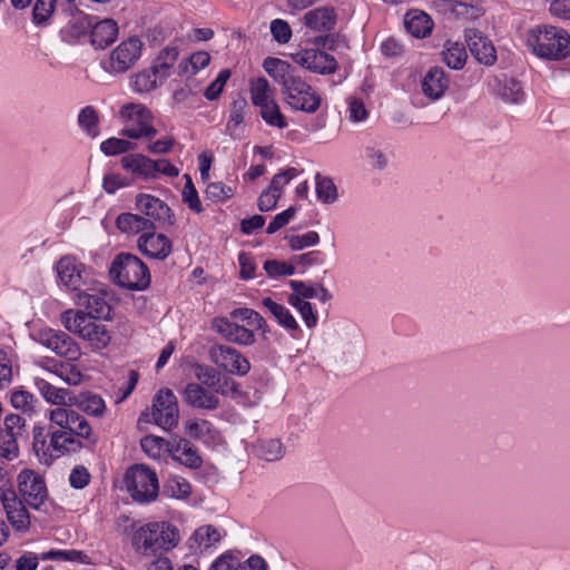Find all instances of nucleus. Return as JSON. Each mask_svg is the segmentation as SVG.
I'll use <instances>...</instances> for the list:
<instances>
[{"instance_id":"obj_1","label":"nucleus","mask_w":570,"mask_h":570,"mask_svg":"<svg viewBox=\"0 0 570 570\" xmlns=\"http://www.w3.org/2000/svg\"><path fill=\"white\" fill-rule=\"evenodd\" d=\"M264 70L282 86L285 101L295 110L314 114L322 104L321 95L298 76L291 63L279 58L267 57Z\"/></svg>"},{"instance_id":"obj_2","label":"nucleus","mask_w":570,"mask_h":570,"mask_svg":"<svg viewBox=\"0 0 570 570\" xmlns=\"http://www.w3.org/2000/svg\"><path fill=\"white\" fill-rule=\"evenodd\" d=\"M32 439V448L39 462L48 466L56 459L76 453L85 446L81 442L82 436L65 430L46 431L45 428L36 426Z\"/></svg>"},{"instance_id":"obj_3","label":"nucleus","mask_w":570,"mask_h":570,"mask_svg":"<svg viewBox=\"0 0 570 570\" xmlns=\"http://www.w3.org/2000/svg\"><path fill=\"white\" fill-rule=\"evenodd\" d=\"M527 46L539 58L562 60L570 56V35L561 28L537 26L527 32Z\"/></svg>"},{"instance_id":"obj_4","label":"nucleus","mask_w":570,"mask_h":570,"mask_svg":"<svg viewBox=\"0 0 570 570\" xmlns=\"http://www.w3.org/2000/svg\"><path fill=\"white\" fill-rule=\"evenodd\" d=\"M109 276L115 284L130 291H144L151 282L147 265L136 255L125 252L115 256Z\"/></svg>"},{"instance_id":"obj_5","label":"nucleus","mask_w":570,"mask_h":570,"mask_svg":"<svg viewBox=\"0 0 570 570\" xmlns=\"http://www.w3.org/2000/svg\"><path fill=\"white\" fill-rule=\"evenodd\" d=\"M178 541V531L167 522H151L139 528L132 537L137 551L154 556L173 549Z\"/></svg>"},{"instance_id":"obj_6","label":"nucleus","mask_w":570,"mask_h":570,"mask_svg":"<svg viewBox=\"0 0 570 570\" xmlns=\"http://www.w3.org/2000/svg\"><path fill=\"white\" fill-rule=\"evenodd\" d=\"M119 116L124 122L121 135L130 139H148L151 140L158 134L153 125L151 111L141 104L124 105L119 111Z\"/></svg>"},{"instance_id":"obj_7","label":"nucleus","mask_w":570,"mask_h":570,"mask_svg":"<svg viewBox=\"0 0 570 570\" xmlns=\"http://www.w3.org/2000/svg\"><path fill=\"white\" fill-rule=\"evenodd\" d=\"M127 491L134 501L149 503L158 497V478L154 470L145 464L130 466L125 476Z\"/></svg>"},{"instance_id":"obj_8","label":"nucleus","mask_w":570,"mask_h":570,"mask_svg":"<svg viewBox=\"0 0 570 570\" xmlns=\"http://www.w3.org/2000/svg\"><path fill=\"white\" fill-rule=\"evenodd\" d=\"M18 491L21 500L33 510H41L47 501L49 493L46 481L41 474L31 470L23 469L17 476Z\"/></svg>"},{"instance_id":"obj_9","label":"nucleus","mask_w":570,"mask_h":570,"mask_svg":"<svg viewBox=\"0 0 570 570\" xmlns=\"http://www.w3.org/2000/svg\"><path fill=\"white\" fill-rule=\"evenodd\" d=\"M151 417L155 424L164 430L176 428L179 421L177 397L170 389L159 390L151 405Z\"/></svg>"},{"instance_id":"obj_10","label":"nucleus","mask_w":570,"mask_h":570,"mask_svg":"<svg viewBox=\"0 0 570 570\" xmlns=\"http://www.w3.org/2000/svg\"><path fill=\"white\" fill-rule=\"evenodd\" d=\"M50 421L59 426L58 430L76 433L89 444L95 445L97 439L92 435L88 421L70 407H57L50 412Z\"/></svg>"},{"instance_id":"obj_11","label":"nucleus","mask_w":570,"mask_h":570,"mask_svg":"<svg viewBox=\"0 0 570 570\" xmlns=\"http://www.w3.org/2000/svg\"><path fill=\"white\" fill-rule=\"evenodd\" d=\"M209 356L213 362L220 364L232 374L244 376L250 370L249 361L235 347L216 344L209 350Z\"/></svg>"},{"instance_id":"obj_12","label":"nucleus","mask_w":570,"mask_h":570,"mask_svg":"<svg viewBox=\"0 0 570 570\" xmlns=\"http://www.w3.org/2000/svg\"><path fill=\"white\" fill-rule=\"evenodd\" d=\"M142 42L137 37H131L119 43L110 53L109 70L115 73H124L129 70L141 55Z\"/></svg>"},{"instance_id":"obj_13","label":"nucleus","mask_w":570,"mask_h":570,"mask_svg":"<svg viewBox=\"0 0 570 570\" xmlns=\"http://www.w3.org/2000/svg\"><path fill=\"white\" fill-rule=\"evenodd\" d=\"M292 57L297 65L314 73L331 75L337 69L336 59L320 49H303Z\"/></svg>"},{"instance_id":"obj_14","label":"nucleus","mask_w":570,"mask_h":570,"mask_svg":"<svg viewBox=\"0 0 570 570\" xmlns=\"http://www.w3.org/2000/svg\"><path fill=\"white\" fill-rule=\"evenodd\" d=\"M465 42L471 55L485 66H492L497 61V50L492 41L480 30L471 28L464 32Z\"/></svg>"},{"instance_id":"obj_15","label":"nucleus","mask_w":570,"mask_h":570,"mask_svg":"<svg viewBox=\"0 0 570 570\" xmlns=\"http://www.w3.org/2000/svg\"><path fill=\"white\" fill-rule=\"evenodd\" d=\"M213 328L230 343L242 346L253 345L256 336L253 330L245 327L226 317H216L213 320Z\"/></svg>"},{"instance_id":"obj_16","label":"nucleus","mask_w":570,"mask_h":570,"mask_svg":"<svg viewBox=\"0 0 570 570\" xmlns=\"http://www.w3.org/2000/svg\"><path fill=\"white\" fill-rule=\"evenodd\" d=\"M40 343L59 356L76 360L79 356V347L65 332L47 330L39 335Z\"/></svg>"},{"instance_id":"obj_17","label":"nucleus","mask_w":570,"mask_h":570,"mask_svg":"<svg viewBox=\"0 0 570 570\" xmlns=\"http://www.w3.org/2000/svg\"><path fill=\"white\" fill-rule=\"evenodd\" d=\"M138 249L147 257L164 261L171 250L173 244L164 234H156L155 230L142 233L137 240Z\"/></svg>"},{"instance_id":"obj_18","label":"nucleus","mask_w":570,"mask_h":570,"mask_svg":"<svg viewBox=\"0 0 570 570\" xmlns=\"http://www.w3.org/2000/svg\"><path fill=\"white\" fill-rule=\"evenodd\" d=\"M136 207L146 218L149 217L150 220L169 225L174 223L171 209L158 197L148 194H139L136 197Z\"/></svg>"},{"instance_id":"obj_19","label":"nucleus","mask_w":570,"mask_h":570,"mask_svg":"<svg viewBox=\"0 0 570 570\" xmlns=\"http://www.w3.org/2000/svg\"><path fill=\"white\" fill-rule=\"evenodd\" d=\"M59 282L68 289L79 292L81 289L83 265L72 256L61 257L56 265Z\"/></svg>"},{"instance_id":"obj_20","label":"nucleus","mask_w":570,"mask_h":570,"mask_svg":"<svg viewBox=\"0 0 570 570\" xmlns=\"http://www.w3.org/2000/svg\"><path fill=\"white\" fill-rule=\"evenodd\" d=\"M10 524L17 530L26 532L30 528V514L17 492L0 501Z\"/></svg>"},{"instance_id":"obj_21","label":"nucleus","mask_w":570,"mask_h":570,"mask_svg":"<svg viewBox=\"0 0 570 570\" xmlns=\"http://www.w3.org/2000/svg\"><path fill=\"white\" fill-rule=\"evenodd\" d=\"M183 400L195 409L215 410L219 406L217 395L199 383H188L183 390Z\"/></svg>"},{"instance_id":"obj_22","label":"nucleus","mask_w":570,"mask_h":570,"mask_svg":"<svg viewBox=\"0 0 570 570\" xmlns=\"http://www.w3.org/2000/svg\"><path fill=\"white\" fill-rule=\"evenodd\" d=\"M167 450L175 461L180 462L189 469H198L202 466L203 460L197 449L186 439L174 438L169 440Z\"/></svg>"},{"instance_id":"obj_23","label":"nucleus","mask_w":570,"mask_h":570,"mask_svg":"<svg viewBox=\"0 0 570 570\" xmlns=\"http://www.w3.org/2000/svg\"><path fill=\"white\" fill-rule=\"evenodd\" d=\"M77 304L83 306L87 309L86 315L96 320H108L110 318L111 307L105 298L102 291L99 293H88L86 291H79L77 293Z\"/></svg>"},{"instance_id":"obj_24","label":"nucleus","mask_w":570,"mask_h":570,"mask_svg":"<svg viewBox=\"0 0 570 570\" xmlns=\"http://www.w3.org/2000/svg\"><path fill=\"white\" fill-rule=\"evenodd\" d=\"M421 88L431 100L440 99L449 88V79L443 68L432 67L423 77Z\"/></svg>"},{"instance_id":"obj_25","label":"nucleus","mask_w":570,"mask_h":570,"mask_svg":"<svg viewBox=\"0 0 570 570\" xmlns=\"http://www.w3.org/2000/svg\"><path fill=\"white\" fill-rule=\"evenodd\" d=\"M116 226L121 233L128 235L148 233L149 230L156 229V225L153 220L132 213H121L116 219Z\"/></svg>"},{"instance_id":"obj_26","label":"nucleus","mask_w":570,"mask_h":570,"mask_svg":"<svg viewBox=\"0 0 570 570\" xmlns=\"http://www.w3.org/2000/svg\"><path fill=\"white\" fill-rule=\"evenodd\" d=\"M118 35L117 23L111 19L94 22L90 31V42L96 49H105L111 45Z\"/></svg>"},{"instance_id":"obj_27","label":"nucleus","mask_w":570,"mask_h":570,"mask_svg":"<svg viewBox=\"0 0 570 570\" xmlns=\"http://www.w3.org/2000/svg\"><path fill=\"white\" fill-rule=\"evenodd\" d=\"M121 166L137 177L155 179V160L142 154H129L121 158Z\"/></svg>"},{"instance_id":"obj_28","label":"nucleus","mask_w":570,"mask_h":570,"mask_svg":"<svg viewBox=\"0 0 570 570\" xmlns=\"http://www.w3.org/2000/svg\"><path fill=\"white\" fill-rule=\"evenodd\" d=\"M96 318L86 316V323L82 324L79 336L88 341L96 350L106 347L110 342V335L105 325L98 324Z\"/></svg>"},{"instance_id":"obj_29","label":"nucleus","mask_w":570,"mask_h":570,"mask_svg":"<svg viewBox=\"0 0 570 570\" xmlns=\"http://www.w3.org/2000/svg\"><path fill=\"white\" fill-rule=\"evenodd\" d=\"M304 22L312 30L331 31L336 24V14L332 8H316L305 13Z\"/></svg>"},{"instance_id":"obj_30","label":"nucleus","mask_w":570,"mask_h":570,"mask_svg":"<svg viewBox=\"0 0 570 570\" xmlns=\"http://www.w3.org/2000/svg\"><path fill=\"white\" fill-rule=\"evenodd\" d=\"M404 26L413 37L425 38L432 32L433 21L428 13L413 10L406 13Z\"/></svg>"},{"instance_id":"obj_31","label":"nucleus","mask_w":570,"mask_h":570,"mask_svg":"<svg viewBox=\"0 0 570 570\" xmlns=\"http://www.w3.org/2000/svg\"><path fill=\"white\" fill-rule=\"evenodd\" d=\"M262 305L273 315L276 322L286 331H298V324L286 306L275 302L271 297L263 298Z\"/></svg>"},{"instance_id":"obj_32","label":"nucleus","mask_w":570,"mask_h":570,"mask_svg":"<svg viewBox=\"0 0 570 570\" xmlns=\"http://www.w3.org/2000/svg\"><path fill=\"white\" fill-rule=\"evenodd\" d=\"M36 385L42 397L51 404L67 405L68 403H72L73 397L71 396V392L67 389L57 387L46 380H38Z\"/></svg>"},{"instance_id":"obj_33","label":"nucleus","mask_w":570,"mask_h":570,"mask_svg":"<svg viewBox=\"0 0 570 570\" xmlns=\"http://www.w3.org/2000/svg\"><path fill=\"white\" fill-rule=\"evenodd\" d=\"M76 404L79 410L96 417H101L106 410L104 399L100 395L90 392L82 393L76 401Z\"/></svg>"},{"instance_id":"obj_34","label":"nucleus","mask_w":570,"mask_h":570,"mask_svg":"<svg viewBox=\"0 0 570 570\" xmlns=\"http://www.w3.org/2000/svg\"><path fill=\"white\" fill-rule=\"evenodd\" d=\"M259 115L263 120L271 127L284 129L288 126L286 117L282 114L281 108L275 99L261 106Z\"/></svg>"},{"instance_id":"obj_35","label":"nucleus","mask_w":570,"mask_h":570,"mask_svg":"<svg viewBox=\"0 0 570 570\" xmlns=\"http://www.w3.org/2000/svg\"><path fill=\"white\" fill-rule=\"evenodd\" d=\"M210 62V56L206 51H197L188 59L181 60L178 65L180 76H194L199 70L207 67Z\"/></svg>"},{"instance_id":"obj_36","label":"nucleus","mask_w":570,"mask_h":570,"mask_svg":"<svg viewBox=\"0 0 570 570\" xmlns=\"http://www.w3.org/2000/svg\"><path fill=\"white\" fill-rule=\"evenodd\" d=\"M443 61L452 69H462L466 62V51L460 42H448L442 52Z\"/></svg>"},{"instance_id":"obj_37","label":"nucleus","mask_w":570,"mask_h":570,"mask_svg":"<svg viewBox=\"0 0 570 570\" xmlns=\"http://www.w3.org/2000/svg\"><path fill=\"white\" fill-rule=\"evenodd\" d=\"M249 92L253 105L258 108L264 104L274 100L273 90L269 82L264 77L252 80Z\"/></svg>"},{"instance_id":"obj_38","label":"nucleus","mask_w":570,"mask_h":570,"mask_svg":"<svg viewBox=\"0 0 570 570\" xmlns=\"http://www.w3.org/2000/svg\"><path fill=\"white\" fill-rule=\"evenodd\" d=\"M499 96L504 102L520 104L523 101L524 94L519 81L513 78H504L499 83Z\"/></svg>"},{"instance_id":"obj_39","label":"nucleus","mask_w":570,"mask_h":570,"mask_svg":"<svg viewBox=\"0 0 570 570\" xmlns=\"http://www.w3.org/2000/svg\"><path fill=\"white\" fill-rule=\"evenodd\" d=\"M99 115L95 107L86 106L79 111L78 125L90 137L98 136Z\"/></svg>"},{"instance_id":"obj_40","label":"nucleus","mask_w":570,"mask_h":570,"mask_svg":"<svg viewBox=\"0 0 570 570\" xmlns=\"http://www.w3.org/2000/svg\"><path fill=\"white\" fill-rule=\"evenodd\" d=\"M315 189L318 200L324 204H332L337 199V189L333 180L328 177L316 174Z\"/></svg>"},{"instance_id":"obj_41","label":"nucleus","mask_w":570,"mask_h":570,"mask_svg":"<svg viewBox=\"0 0 570 570\" xmlns=\"http://www.w3.org/2000/svg\"><path fill=\"white\" fill-rule=\"evenodd\" d=\"M158 80L159 77L151 68H149L135 75L131 81V86L134 91L145 94L154 90L157 87Z\"/></svg>"},{"instance_id":"obj_42","label":"nucleus","mask_w":570,"mask_h":570,"mask_svg":"<svg viewBox=\"0 0 570 570\" xmlns=\"http://www.w3.org/2000/svg\"><path fill=\"white\" fill-rule=\"evenodd\" d=\"M19 455L17 433L6 432L0 429V456L12 461Z\"/></svg>"},{"instance_id":"obj_43","label":"nucleus","mask_w":570,"mask_h":570,"mask_svg":"<svg viewBox=\"0 0 570 570\" xmlns=\"http://www.w3.org/2000/svg\"><path fill=\"white\" fill-rule=\"evenodd\" d=\"M235 194L233 187L224 184L223 181L209 183L205 190V196L212 202H225L232 198Z\"/></svg>"},{"instance_id":"obj_44","label":"nucleus","mask_w":570,"mask_h":570,"mask_svg":"<svg viewBox=\"0 0 570 570\" xmlns=\"http://www.w3.org/2000/svg\"><path fill=\"white\" fill-rule=\"evenodd\" d=\"M165 492L169 497L185 499L190 495L191 487L185 479L175 475L168 479L165 485Z\"/></svg>"},{"instance_id":"obj_45","label":"nucleus","mask_w":570,"mask_h":570,"mask_svg":"<svg viewBox=\"0 0 570 570\" xmlns=\"http://www.w3.org/2000/svg\"><path fill=\"white\" fill-rule=\"evenodd\" d=\"M220 533L214 525H204L198 528L194 533V540L199 547L210 548L220 541Z\"/></svg>"},{"instance_id":"obj_46","label":"nucleus","mask_w":570,"mask_h":570,"mask_svg":"<svg viewBox=\"0 0 570 570\" xmlns=\"http://www.w3.org/2000/svg\"><path fill=\"white\" fill-rule=\"evenodd\" d=\"M57 0H37L32 10V21L37 26L45 24L52 16Z\"/></svg>"},{"instance_id":"obj_47","label":"nucleus","mask_w":570,"mask_h":570,"mask_svg":"<svg viewBox=\"0 0 570 570\" xmlns=\"http://www.w3.org/2000/svg\"><path fill=\"white\" fill-rule=\"evenodd\" d=\"M135 147L136 145L128 140L111 137L101 142L100 150L107 156H115L134 150Z\"/></svg>"},{"instance_id":"obj_48","label":"nucleus","mask_w":570,"mask_h":570,"mask_svg":"<svg viewBox=\"0 0 570 570\" xmlns=\"http://www.w3.org/2000/svg\"><path fill=\"white\" fill-rule=\"evenodd\" d=\"M284 455V448L279 440L271 439L261 442L259 456L265 461L273 462L282 459Z\"/></svg>"},{"instance_id":"obj_49","label":"nucleus","mask_w":570,"mask_h":570,"mask_svg":"<svg viewBox=\"0 0 570 570\" xmlns=\"http://www.w3.org/2000/svg\"><path fill=\"white\" fill-rule=\"evenodd\" d=\"M220 372L215 367L204 364H197L195 367V376L200 382V385L213 387L219 382Z\"/></svg>"},{"instance_id":"obj_50","label":"nucleus","mask_w":570,"mask_h":570,"mask_svg":"<svg viewBox=\"0 0 570 570\" xmlns=\"http://www.w3.org/2000/svg\"><path fill=\"white\" fill-rule=\"evenodd\" d=\"M168 441L156 435H146L140 440L142 451L150 458H159L164 446L167 448Z\"/></svg>"},{"instance_id":"obj_51","label":"nucleus","mask_w":570,"mask_h":570,"mask_svg":"<svg viewBox=\"0 0 570 570\" xmlns=\"http://www.w3.org/2000/svg\"><path fill=\"white\" fill-rule=\"evenodd\" d=\"M185 179H186V183H185V186L183 189V199L191 210H194L196 213H202L204 210V208L202 206V203L198 197V193L195 188V185H194L190 176L186 174Z\"/></svg>"},{"instance_id":"obj_52","label":"nucleus","mask_w":570,"mask_h":570,"mask_svg":"<svg viewBox=\"0 0 570 570\" xmlns=\"http://www.w3.org/2000/svg\"><path fill=\"white\" fill-rule=\"evenodd\" d=\"M86 554L78 550H49L41 554L42 560H61L72 562H85Z\"/></svg>"},{"instance_id":"obj_53","label":"nucleus","mask_w":570,"mask_h":570,"mask_svg":"<svg viewBox=\"0 0 570 570\" xmlns=\"http://www.w3.org/2000/svg\"><path fill=\"white\" fill-rule=\"evenodd\" d=\"M37 399L27 391H14L11 394V404L14 409L21 410L23 413H31L35 409Z\"/></svg>"},{"instance_id":"obj_54","label":"nucleus","mask_w":570,"mask_h":570,"mask_svg":"<svg viewBox=\"0 0 570 570\" xmlns=\"http://www.w3.org/2000/svg\"><path fill=\"white\" fill-rule=\"evenodd\" d=\"M86 316L83 312L68 309L61 314V323L69 332L79 335L82 324L87 322Z\"/></svg>"},{"instance_id":"obj_55","label":"nucleus","mask_w":570,"mask_h":570,"mask_svg":"<svg viewBox=\"0 0 570 570\" xmlns=\"http://www.w3.org/2000/svg\"><path fill=\"white\" fill-rule=\"evenodd\" d=\"M94 26V20L91 17L87 14H80L78 17H75L72 21L69 24V32L71 37L73 38H80L82 36H86L87 33L90 35V31Z\"/></svg>"},{"instance_id":"obj_56","label":"nucleus","mask_w":570,"mask_h":570,"mask_svg":"<svg viewBox=\"0 0 570 570\" xmlns=\"http://www.w3.org/2000/svg\"><path fill=\"white\" fill-rule=\"evenodd\" d=\"M273 39L278 43H287L292 38V29L287 21L283 19H274L269 26Z\"/></svg>"},{"instance_id":"obj_57","label":"nucleus","mask_w":570,"mask_h":570,"mask_svg":"<svg viewBox=\"0 0 570 570\" xmlns=\"http://www.w3.org/2000/svg\"><path fill=\"white\" fill-rule=\"evenodd\" d=\"M264 269L269 277L291 276L295 273L292 264L276 259H267L264 263Z\"/></svg>"},{"instance_id":"obj_58","label":"nucleus","mask_w":570,"mask_h":570,"mask_svg":"<svg viewBox=\"0 0 570 570\" xmlns=\"http://www.w3.org/2000/svg\"><path fill=\"white\" fill-rule=\"evenodd\" d=\"M320 242V235L316 232H308L303 235H292L288 237L289 247L293 250H302L309 246H315Z\"/></svg>"},{"instance_id":"obj_59","label":"nucleus","mask_w":570,"mask_h":570,"mask_svg":"<svg viewBox=\"0 0 570 570\" xmlns=\"http://www.w3.org/2000/svg\"><path fill=\"white\" fill-rule=\"evenodd\" d=\"M234 320L246 322L249 326H255L258 323L261 326L264 324V317L255 309L248 307H237L229 313Z\"/></svg>"},{"instance_id":"obj_60","label":"nucleus","mask_w":570,"mask_h":570,"mask_svg":"<svg viewBox=\"0 0 570 570\" xmlns=\"http://www.w3.org/2000/svg\"><path fill=\"white\" fill-rule=\"evenodd\" d=\"M230 77L229 69H223L219 71L216 79L205 89L204 96L208 100H215L219 97L224 86Z\"/></svg>"},{"instance_id":"obj_61","label":"nucleus","mask_w":570,"mask_h":570,"mask_svg":"<svg viewBox=\"0 0 570 570\" xmlns=\"http://www.w3.org/2000/svg\"><path fill=\"white\" fill-rule=\"evenodd\" d=\"M365 157L372 168L382 170L387 166L389 159L383 149L376 146L365 147Z\"/></svg>"},{"instance_id":"obj_62","label":"nucleus","mask_w":570,"mask_h":570,"mask_svg":"<svg viewBox=\"0 0 570 570\" xmlns=\"http://www.w3.org/2000/svg\"><path fill=\"white\" fill-rule=\"evenodd\" d=\"M296 175V168H287L286 170L274 175L267 189L272 190L273 193H278V195L282 196L284 186H286Z\"/></svg>"},{"instance_id":"obj_63","label":"nucleus","mask_w":570,"mask_h":570,"mask_svg":"<svg viewBox=\"0 0 570 570\" xmlns=\"http://www.w3.org/2000/svg\"><path fill=\"white\" fill-rule=\"evenodd\" d=\"M213 393L222 394V395H237L238 384L228 375L222 374L219 375V382L213 387Z\"/></svg>"},{"instance_id":"obj_64","label":"nucleus","mask_w":570,"mask_h":570,"mask_svg":"<svg viewBox=\"0 0 570 570\" xmlns=\"http://www.w3.org/2000/svg\"><path fill=\"white\" fill-rule=\"evenodd\" d=\"M209 570H247V567H239V560L229 553L220 556Z\"/></svg>"}]
</instances>
